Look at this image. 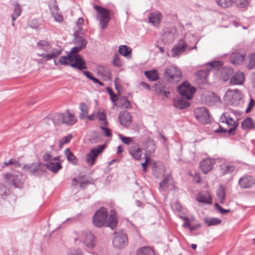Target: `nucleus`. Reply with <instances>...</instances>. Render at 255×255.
<instances>
[{
	"instance_id": "nucleus-47",
	"label": "nucleus",
	"mask_w": 255,
	"mask_h": 255,
	"mask_svg": "<svg viewBox=\"0 0 255 255\" xmlns=\"http://www.w3.org/2000/svg\"><path fill=\"white\" fill-rule=\"evenodd\" d=\"M205 222L208 226H211L220 224L221 223V220L219 218H213L205 219Z\"/></svg>"
},
{
	"instance_id": "nucleus-13",
	"label": "nucleus",
	"mask_w": 255,
	"mask_h": 255,
	"mask_svg": "<svg viewBox=\"0 0 255 255\" xmlns=\"http://www.w3.org/2000/svg\"><path fill=\"white\" fill-rule=\"evenodd\" d=\"M202 102L208 106H213L221 102V99L214 93L207 92L201 96Z\"/></svg>"
},
{
	"instance_id": "nucleus-46",
	"label": "nucleus",
	"mask_w": 255,
	"mask_h": 255,
	"mask_svg": "<svg viewBox=\"0 0 255 255\" xmlns=\"http://www.w3.org/2000/svg\"><path fill=\"white\" fill-rule=\"evenodd\" d=\"M72 138L73 135L71 133L61 138L59 141V147L60 148H62L64 144L69 143Z\"/></svg>"
},
{
	"instance_id": "nucleus-25",
	"label": "nucleus",
	"mask_w": 255,
	"mask_h": 255,
	"mask_svg": "<svg viewBox=\"0 0 255 255\" xmlns=\"http://www.w3.org/2000/svg\"><path fill=\"white\" fill-rule=\"evenodd\" d=\"M63 117L62 113H57L52 115H49L45 119L48 124L50 125L49 121H51L55 125H58L63 124Z\"/></svg>"
},
{
	"instance_id": "nucleus-11",
	"label": "nucleus",
	"mask_w": 255,
	"mask_h": 255,
	"mask_svg": "<svg viewBox=\"0 0 255 255\" xmlns=\"http://www.w3.org/2000/svg\"><path fill=\"white\" fill-rule=\"evenodd\" d=\"M178 91L181 97L190 100L193 97L195 89L188 82H184L178 87Z\"/></svg>"
},
{
	"instance_id": "nucleus-59",
	"label": "nucleus",
	"mask_w": 255,
	"mask_h": 255,
	"mask_svg": "<svg viewBox=\"0 0 255 255\" xmlns=\"http://www.w3.org/2000/svg\"><path fill=\"white\" fill-rule=\"evenodd\" d=\"M83 48L81 47L80 46H77L73 47L70 52V54L71 55H78L77 53L80 51L81 49Z\"/></svg>"
},
{
	"instance_id": "nucleus-50",
	"label": "nucleus",
	"mask_w": 255,
	"mask_h": 255,
	"mask_svg": "<svg viewBox=\"0 0 255 255\" xmlns=\"http://www.w3.org/2000/svg\"><path fill=\"white\" fill-rule=\"evenodd\" d=\"M75 43L77 46H80L82 48H84L86 46L87 42L85 39L82 37L79 36L76 37Z\"/></svg>"
},
{
	"instance_id": "nucleus-30",
	"label": "nucleus",
	"mask_w": 255,
	"mask_h": 255,
	"mask_svg": "<svg viewBox=\"0 0 255 255\" xmlns=\"http://www.w3.org/2000/svg\"><path fill=\"white\" fill-rule=\"evenodd\" d=\"M162 19V15L159 12H154L149 14L148 19L154 26L158 25Z\"/></svg>"
},
{
	"instance_id": "nucleus-16",
	"label": "nucleus",
	"mask_w": 255,
	"mask_h": 255,
	"mask_svg": "<svg viewBox=\"0 0 255 255\" xmlns=\"http://www.w3.org/2000/svg\"><path fill=\"white\" fill-rule=\"evenodd\" d=\"M215 164L214 159L206 158L201 161L200 168L204 174H207L213 169Z\"/></svg>"
},
{
	"instance_id": "nucleus-23",
	"label": "nucleus",
	"mask_w": 255,
	"mask_h": 255,
	"mask_svg": "<svg viewBox=\"0 0 255 255\" xmlns=\"http://www.w3.org/2000/svg\"><path fill=\"white\" fill-rule=\"evenodd\" d=\"M98 75L104 81H108L111 79V73L109 68L103 66H99L97 69Z\"/></svg>"
},
{
	"instance_id": "nucleus-55",
	"label": "nucleus",
	"mask_w": 255,
	"mask_h": 255,
	"mask_svg": "<svg viewBox=\"0 0 255 255\" xmlns=\"http://www.w3.org/2000/svg\"><path fill=\"white\" fill-rule=\"evenodd\" d=\"M100 128L102 130V133L103 135L107 137H109L111 136L112 133L111 132V130L109 128H108L103 126H101Z\"/></svg>"
},
{
	"instance_id": "nucleus-64",
	"label": "nucleus",
	"mask_w": 255,
	"mask_h": 255,
	"mask_svg": "<svg viewBox=\"0 0 255 255\" xmlns=\"http://www.w3.org/2000/svg\"><path fill=\"white\" fill-rule=\"evenodd\" d=\"M227 131V130L221 127H219L218 128L215 130L216 133L226 132Z\"/></svg>"
},
{
	"instance_id": "nucleus-36",
	"label": "nucleus",
	"mask_w": 255,
	"mask_h": 255,
	"mask_svg": "<svg viewBox=\"0 0 255 255\" xmlns=\"http://www.w3.org/2000/svg\"><path fill=\"white\" fill-rule=\"evenodd\" d=\"M45 165L49 170L53 173H56L59 169L62 168V166L59 162L50 161L48 162Z\"/></svg>"
},
{
	"instance_id": "nucleus-4",
	"label": "nucleus",
	"mask_w": 255,
	"mask_h": 255,
	"mask_svg": "<svg viewBox=\"0 0 255 255\" xmlns=\"http://www.w3.org/2000/svg\"><path fill=\"white\" fill-rule=\"evenodd\" d=\"M77 237L74 238V241L76 244L82 241L84 245L90 249H93L96 246V242L94 235L90 231H86L75 233Z\"/></svg>"
},
{
	"instance_id": "nucleus-14",
	"label": "nucleus",
	"mask_w": 255,
	"mask_h": 255,
	"mask_svg": "<svg viewBox=\"0 0 255 255\" xmlns=\"http://www.w3.org/2000/svg\"><path fill=\"white\" fill-rule=\"evenodd\" d=\"M105 146L102 145L92 149L90 152L86 155V161L87 164L90 166L93 165L95 163V159L102 152Z\"/></svg>"
},
{
	"instance_id": "nucleus-17",
	"label": "nucleus",
	"mask_w": 255,
	"mask_h": 255,
	"mask_svg": "<svg viewBox=\"0 0 255 255\" xmlns=\"http://www.w3.org/2000/svg\"><path fill=\"white\" fill-rule=\"evenodd\" d=\"M49 9L52 16L56 21L60 22L63 21V16L59 12V8L55 0L51 2Z\"/></svg>"
},
{
	"instance_id": "nucleus-24",
	"label": "nucleus",
	"mask_w": 255,
	"mask_h": 255,
	"mask_svg": "<svg viewBox=\"0 0 255 255\" xmlns=\"http://www.w3.org/2000/svg\"><path fill=\"white\" fill-rule=\"evenodd\" d=\"M43 164L40 162H34L29 164H26L23 167V169L30 174H34L37 172L41 170Z\"/></svg>"
},
{
	"instance_id": "nucleus-43",
	"label": "nucleus",
	"mask_w": 255,
	"mask_h": 255,
	"mask_svg": "<svg viewBox=\"0 0 255 255\" xmlns=\"http://www.w3.org/2000/svg\"><path fill=\"white\" fill-rule=\"evenodd\" d=\"M98 119L101 122V124L106 126L108 122L106 120L107 116L104 111L99 110L96 115Z\"/></svg>"
},
{
	"instance_id": "nucleus-42",
	"label": "nucleus",
	"mask_w": 255,
	"mask_h": 255,
	"mask_svg": "<svg viewBox=\"0 0 255 255\" xmlns=\"http://www.w3.org/2000/svg\"><path fill=\"white\" fill-rule=\"evenodd\" d=\"M144 74L150 81H154L158 79V75L156 70L145 71Z\"/></svg>"
},
{
	"instance_id": "nucleus-38",
	"label": "nucleus",
	"mask_w": 255,
	"mask_h": 255,
	"mask_svg": "<svg viewBox=\"0 0 255 255\" xmlns=\"http://www.w3.org/2000/svg\"><path fill=\"white\" fill-rule=\"evenodd\" d=\"M137 255H154L153 250L149 247H143L137 250Z\"/></svg>"
},
{
	"instance_id": "nucleus-63",
	"label": "nucleus",
	"mask_w": 255,
	"mask_h": 255,
	"mask_svg": "<svg viewBox=\"0 0 255 255\" xmlns=\"http://www.w3.org/2000/svg\"><path fill=\"white\" fill-rule=\"evenodd\" d=\"M145 161L144 163H141V166L143 168V170L146 172V166L147 163L149 162V157H147L146 155L144 156Z\"/></svg>"
},
{
	"instance_id": "nucleus-32",
	"label": "nucleus",
	"mask_w": 255,
	"mask_h": 255,
	"mask_svg": "<svg viewBox=\"0 0 255 255\" xmlns=\"http://www.w3.org/2000/svg\"><path fill=\"white\" fill-rule=\"evenodd\" d=\"M216 196L218 201L222 204H224L226 197V188L223 185H220L216 191Z\"/></svg>"
},
{
	"instance_id": "nucleus-34",
	"label": "nucleus",
	"mask_w": 255,
	"mask_h": 255,
	"mask_svg": "<svg viewBox=\"0 0 255 255\" xmlns=\"http://www.w3.org/2000/svg\"><path fill=\"white\" fill-rule=\"evenodd\" d=\"M172 180L170 175L166 176L159 184V187L162 191H165L172 185Z\"/></svg>"
},
{
	"instance_id": "nucleus-21",
	"label": "nucleus",
	"mask_w": 255,
	"mask_h": 255,
	"mask_svg": "<svg viewBox=\"0 0 255 255\" xmlns=\"http://www.w3.org/2000/svg\"><path fill=\"white\" fill-rule=\"evenodd\" d=\"M230 83L232 85H242L245 81V75L242 72L236 73L230 79Z\"/></svg>"
},
{
	"instance_id": "nucleus-45",
	"label": "nucleus",
	"mask_w": 255,
	"mask_h": 255,
	"mask_svg": "<svg viewBox=\"0 0 255 255\" xmlns=\"http://www.w3.org/2000/svg\"><path fill=\"white\" fill-rule=\"evenodd\" d=\"M216 1L219 6L223 8L229 7L234 3V0H216Z\"/></svg>"
},
{
	"instance_id": "nucleus-56",
	"label": "nucleus",
	"mask_w": 255,
	"mask_h": 255,
	"mask_svg": "<svg viewBox=\"0 0 255 255\" xmlns=\"http://www.w3.org/2000/svg\"><path fill=\"white\" fill-rule=\"evenodd\" d=\"M215 207L216 209L217 210L222 214H225L226 213H228L230 211L229 210L224 209L222 208V207L220 206L218 203H216L215 204Z\"/></svg>"
},
{
	"instance_id": "nucleus-35",
	"label": "nucleus",
	"mask_w": 255,
	"mask_h": 255,
	"mask_svg": "<svg viewBox=\"0 0 255 255\" xmlns=\"http://www.w3.org/2000/svg\"><path fill=\"white\" fill-rule=\"evenodd\" d=\"M145 156L147 157L151 155L155 151V144L153 140H149L146 143Z\"/></svg>"
},
{
	"instance_id": "nucleus-26",
	"label": "nucleus",
	"mask_w": 255,
	"mask_h": 255,
	"mask_svg": "<svg viewBox=\"0 0 255 255\" xmlns=\"http://www.w3.org/2000/svg\"><path fill=\"white\" fill-rule=\"evenodd\" d=\"M245 57L244 53L234 52L230 56V61L233 64L240 65L243 62Z\"/></svg>"
},
{
	"instance_id": "nucleus-31",
	"label": "nucleus",
	"mask_w": 255,
	"mask_h": 255,
	"mask_svg": "<svg viewBox=\"0 0 255 255\" xmlns=\"http://www.w3.org/2000/svg\"><path fill=\"white\" fill-rule=\"evenodd\" d=\"M235 166L229 163H224L220 166V171L223 175L232 173L235 170Z\"/></svg>"
},
{
	"instance_id": "nucleus-18",
	"label": "nucleus",
	"mask_w": 255,
	"mask_h": 255,
	"mask_svg": "<svg viewBox=\"0 0 255 255\" xmlns=\"http://www.w3.org/2000/svg\"><path fill=\"white\" fill-rule=\"evenodd\" d=\"M128 152L130 156L136 160H139L142 155V151L137 143H133L129 146Z\"/></svg>"
},
{
	"instance_id": "nucleus-33",
	"label": "nucleus",
	"mask_w": 255,
	"mask_h": 255,
	"mask_svg": "<svg viewBox=\"0 0 255 255\" xmlns=\"http://www.w3.org/2000/svg\"><path fill=\"white\" fill-rule=\"evenodd\" d=\"M177 33L174 28H171L169 31L165 32L163 35V39L167 42H173L177 36Z\"/></svg>"
},
{
	"instance_id": "nucleus-28",
	"label": "nucleus",
	"mask_w": 255,
	"mask_h": 255,
	"mask_svg": "<svg viewBox=\"0 0 255 255\" xmlns=\"http://www.w3.org/2000/svg\"><path fill=\"white\" fill-rule=\"evenodd\" d=\"M62 114L63 117V124H65L69 126H72L76 123L77 120L73 114L70 113L68 111H67Z\"/></svg>"
},
{
	"instance_id": "nucleus-15",
	"label": "nucleus",
	"mask_w": 255,
	"mask_h": 255,
	"mask_svg": "<svg viewBox=\"0 0 255 255\" xmlns=\"http://www.w3.org/2000/svg\"><path fill=\"white\" fill-rule=\"evenodd\" d=\"M220 121L222 123H225L228 125L229 128L228 130L229 133L236 129L238 126V122L228 113L222 114L220 118Z\"/></svg>"
},
{
	"instance_id": "nucleus-27",
	"label": "nucleus",
	"mask_w": 255,
	"mask_h": 255,
	"mask_svg": "<svg viewBox=\"0 0 255 255\" xmlns=\"http://www.w3.org/2000/svg\"><path fill=\"white\" fill-rule=\"evenodd\" d=\"M184 97H176L173 99L174 106L179 109H184L189 106V103Z\"/></svg>"
},
{
	"instance_id": "nucleus-48",
	"label": "nucleus",
	"mask_w": 255,
	"mask_h": 255,
	"mask_svg": "<svg viewBox=\"0 0 255 255\" xmlns=\"http://www.w3.org/2000/svg\"><path fill=\"white\" fill-rule=\"evenodd\" d=\"M80 110L81 112L80 114V118L81 119L86 118V117H87V115L88 113V107L86 104L82 103L80 105Z\"/></svg>"
},
{
	"instance_id": "nucleus-60",
	"label": "nucleus",
	"mask_w": 255,
	"mask_h": 255,
	"mask_svg": "<svg viewBox=\"0 0 255 255\" xmlns=\"http://www.w3.org/2000/svg\"><path fill=\"white\" fill-rule=\"evenodd\" d=\"M107 91L109 92V95L110 96V99H111V101L113 102H115L116 101H117V100H118V99L117 98V96H116V95H115L113 93V92L111 90V89L107 88Z\"/></svg>"
},
{
	"instance_id": "nucleus-54",
	"label": "nucleus",
	"mask_w": 255,
	"mask_h": 255,
	"mask_svg": "<svg viewBox=\"0 0 255 255\" xmlns=\"http://www.w3.org/2000/svg\"><path fill=\"white\" fill-rule=\"evenodd\" d=\"M113 64L117 67H120L122 66V62L120 59L119 55L117 54L114 55L113 60Z\"/></svg>"
},
{
	"instance_id": "nucleus-22",
	"label": "nucleus",
	"mask_w": 255,
	"mask_h": 255,
	"mask_svg": "<svg viewBox=\"0 0 255 255\" xmlns=\"http://www.w3.org/2000/svg\"><path fill=\"white\" fill-rule=\"evenodd\" d=\"M207 70H200L196 73V77L199 83L205 84L207 82V79L209 75V71L214 70L209 66L208 63L206 64Z\"/></svg>"
},
{
	"instance_id": "nucleus-8",
	"label": "nucleus",
	"mask_w": 255,
	"mask_h": 255,
	"mask_svg": "<svg viewBox=\"0 0 255 255\" xmlns=\"http://www.w3.org/2000/svg\"><path fill=\"white\" fill-rule=\"evenodd\" d=\"M182 72L178 68L174 66H169L164 70L165 79L171 83H176L182 79Z\"/></svg>"
},
{
	"instance_id": "nucleus-61",
	"label": "nucleus",
	"mask_w": 255,
	"mask_h": 255,
	"mask_svg": "<svg viewBox=\"0 0 255 255\" xmlns=\"http://www.w3.org/2000/svg\"><path fill=\"white\" fill-rule=\"evenodd\" d=\"M181 218L185 221L184 224L183 225V227L185 228L190 227L189 219L187 217Z\"/></svg>"
},
{
	"instance_id": "nucleus-41",
	"label": "nucleus",
	"mask_w": 255,
	"mask_h": 255,
	"mask_svg": "<svg viewBox=\"0 0 255 255\" xmlns=\"http://www.w3.org/2000/svg\"><path fill=\"white\" fill-rule=\"evenodd\" d=\"M64 153L66 158L69 162L75 165L77 163V158L69 148L66 149Z\"/></svg>"
},
{
	"instance_id": "nucleus-5",
	"label": "nucleus",
	"mask_w": 255,
	"mask_h": 255,
	"mask_svg": "<svg viewBox=\"0 0 255 255\" xmlns=\"http://www.w3.org/2000/svg\"><path fill=\"white\" fill-rule=\"evenodd\" d=\"M225 100L234 107H241L244 102L243 94L238 89L228 90L225 94Z\"/></svg>"
},
{
	"instance_id": "nucleus-12",
	"label": "nucleus",
	"mask_w": 255,
	"mask_h": 255,
	"mask_svg": "<svg viewBox=\"0 0 255 255\" xmlns=\"http://www.w3.org/2000/svg\"><path fill=\"white\" fill-rule=\"evenodd\" d=\"M196 119L200 123L204 124H208L210 122V114L208 109L205 107H200L194 111Z\"/></svg>"
},
{
	"instance_id": "nucleus-53",
	"label": "nucleus",
	"mask_w": 255,
	"mask_h": 255,
	"mask_svg": "<svg viewBox=\"0 0 255 255\" xmlns=\"http://www.w3.org/2000/svg\"><path fill=\"white\" fill-rule=\"evenodd\" d=\"M9 192V189L4 184L0 183V196H7Z\"/></svg>"
},
{
	"instance_id": "nucleus-58",
	"label": "nucleus",
	"mask_w": 255,
	"mask_h": 255,
	"mask_svg": "<svg viewBox=\"0 0 255 255\" xmlns=\"http://www.w3.org/2000/svg\"><path fill=\"white\" fill-rule=\"evenodd\" d=\"M255 106V101L251 99L248 105V107L246 110V113L250 112Z\"/></svg>"
},
{
	"instance_id": "nucleus-51",
	"label": "nucleus",
	"mask_w": 255,
	"mask_h": 255,
	"mask_svg": "<svg viewBox=\"0 0 255 255\" xmlns=\"http://www.w3.org/2000/svg\"><path fill=\"white\" fill-rule=\"evenodd\" d=\"M237 5L242 9H246L249 5L248 0H236Z\"/></svg>"
},
{
	"instance_id": "nucleus-44",
	"label": "nucleus",
	"mask_w": 255,
	"mask_h": 255,
	"mask_svg": "<svg viewBox=\"0 0 255 255\" xmlns=\"http://www.w3.org/2000/svg\"><path fill=\"white\" fill-rule=\"evenodd\" d=\"M118 50L119 52L125 57H127L131 52V49L126 45L120 46Z\"/></svg>"
},
{
	"instance_id": "nucleus-49",
	"label": "nucleus",
	"mask_w": 255,
	"mask_h": 255,
	"mask_svg": "<svg viewBox=\"0 0 255 255\" xmlns=\"http://www.w3.org/2000/svg\"><path fill=\"white\" fill-rule=\"evenodd\" d=\"M119 137L123 143L127 145H129V146L131 145H133V143H136L133 140L132 138L131 137H126L122 135V134H119Z\"/></svg>"
},
{
	"instance_id": "nucleus-2",
	"label": "nucleus",
	"mask_w": 255,
	"mask_h": 255,
	"mask_svg": "<svg viewBox=\"0 0 255 255\" xmlns=\"http://www.w3.org/2000/svg\"><path fill=\"white\" fill-rule=\"evenodd\" d=\"M107 218L108 211L104 207L100 208L95 212L93 217V224L95 226L99 228L106 226L113 230L117 226V220L115 212L112 210L111 215L108 219Z\"/></svg>"
},
{
	"instance_id": "nucleus-9",
	"label": "nucleus",
	"mask_w": 255,
	"mask_h": 255,
	"mask_svg": "<svg viewBox=\"0 0 255 255\" xmlns=\"http://www.w3.org/2000/svg\"><path fill=\"white\" fill-rule=\"evenodd\" d=\"M3 178L5 183L15 188H21L24 184L22 175L20 174L6 173L3 174Z\"/></svg>"
},
{
	"instance_id": "nucleus-19",
	"label": "nucleus",
	"mask_w": 255,
	"mask_h": 255,
	"mask_svg": "<svg viewBox=\"0 0 255 255\" xmlns=\"http://www.w3.org/2000/svg\"><path fill=\"white\" fill-rule=\"evenodd\" d=\"M255 182V181L252 176L245 175L239 179V185L242 188L247 189L251 188Z\"/></svg>"
},
{
	"instance_id": "nucleus-39",
	"label": "nucleus",
	"mask_w": 255,
	"mask_h": 255,
	"mask_svg": "<svg viewBox=\"0 0 255 255\" xmlns=\"http://www.w3.org/2000/svg\"><path fill=\"white\" fill-rule=\"evenodd\" d=\"M37 47L39 49L43 50L45 52H48L51 49L50 43L45 40H41L37 44Z\"/></svg>"
},
{
	"instance_id": "nucleus-52",
	"label": "nucleus",
	"mask_w": 255,
	"mask_h": 255,
	"mask_svg": "<svg viewBox=\"0 0 255 255\" xmlns=\"http://www.w3.org/2000/svg\"><path fill=\"white\" fill-rule=\"evenodd\" d=\"M249 69L255 68V53H253L249 56V62L248 65Z\"/></svg>"
},
{
	"instance_id": "nucleus-57",
	"label": "nucleus",
	"mask_w": 255,
	"mask_h": 255,
	"mask_svg": "<svg viewBox=\"0 0 255 255\" xmlns=\"http://www.w3.org/2000/svg\"><path fill=\"white\" fill-rule=\"evenodd\" d=\"M43 159L45 161H50L53 160H57V158H52V156L49 153H45L43 155Z\"/></svg>"
},
{
	"instance_id": "nucleus-10",
	"label": "nucleus",
	"mask_w": 255,
	"mask_h": 255,
	"mask_svg": "<svg viewBox=\"0 0 255 255\" xmlns=\"http://www.w3.org/2000/svg\"><path fill=\"white\" fill-rule=\"evenodd\" d=\"M128 243V237L126 234L122 231H116L113 239V244L115 248L121 249L125 247Z\"/></svg>"
},
{
	"instance_id": "nucleus-62",
	"label": "nucleus",
	"mask_w": 255,
	"mask_h": 255,
	"mask_svg": "<svg viewBox=\"0 0 255 255\" xmlns=\"http://www.w3.org/2000/svg\"><path fill=\"white\" fill-rule=\"evenodd\" d=\"M193 181L196 183H200L201 182V178L198 173H195L193 176Z\"/></svg>"
},
{
	"instance_id": "nucleus-6",
	"label": "nucleus",
	"mask_w": 255,
	"mask_h": 255,
	"mask_svg": "<svg viewBox=\"0 0 255 255\" xmlns=\"http://www.w3.org/2000/svg\"><path fill=\"white\" fill-rule=\"evenodd\" d=\"M191 41H189L187 39H180L173 46L171 51V55L173 57H178L186 51V50L189 51L196 48V43L193 46H191Z\"/></svg>"
},
{
	"instance_id": "nucleus-3",
	"label": "nucleus",
	"mask_w": 255,
	"mask_h": 255,
	"mask_svg": "<svg viewBox=\"0 0 255 255\" xmlns=\"http://www.w3.org/2000/svg\"><path fill=\"white\" fill-rule=\"evenodd\" d=\"M223 63L221 61H214L208 63V65L212 69L216 70V75L223 81H227L230 79L233 74V70L229 67L221 68Z\"/></svg>"
},
{
	"instance_id": "nucleus-29",
	"label": "nucleus",
	"mask_w": 255,
	"mask_h": 255,
	"mask_svg": "<svg viewBox=\"0 0 255 255\" xmlns=\"http://www.w3.org/2000/svg\"><path fill=\"white\" fill-rule=\"evenodd\" d=\"M196 199L199 202L204 204L211 203V198L210 195L208 192L199 193L196 197Z\"/></svg>"
},
{
	"instance_id": "nucleus-40",
	"label": "nucleus",
	"mask_w": 255,
	"mask_h": 255,
	"mask_svg": "<svg viewBox=\"0 0 255 255\" xmlns=\"http://www.w3.org/2000/svg\"><path fill=\"white\" fill-rule=\"evenodd\" d=\"M14 10L12 14L11 15V18L12 21H15L16 19L19 16L21 13V9L20 4L17 2H15L14 3Z\"/></svg>"
},
{
	"instance_id": "nucleus-20",
	"label": "nucleus",
	"mask_w": 255,
	"mask_h": 255,
	"mask_svg": "<svg viewBox=\"0 0 255 255\" xmlns=\"http://www.w3.org/2000/svg\"><path fill=\"white\" fill-rule=\"evenodd\" d=\"M119 120L123 126L128 127L131 123V116L127 111H123L119 114Z\"/></svg>"
},
{
	"instance_id": "nucleus-1",
	"label": "nucleus",
	"mask_w": 255,
	"mask_h": 255,
	"mask_svg": "<svg viewBox=\"0 0 255 255\" xmlns=\"http://www.w3.org/2000/svg\"><path fill=\"white\" fill-rule=\"evenodd\" d=\"M62 50L60 48H53L49 53L37 54V55L42 57L46 61L54 59V64L70 65L74 68L79 70L86 69L87 67L85 61L80 55L68 54L66 56H62L59 57L58 60H55V58L60 55Z\"/></svg>"
},
{
	"instance_id": "nucleus-37",
	"label": "nucleus",
	"mask_w": 255,
	"mask_h": 255,
	"mask_svg": "<svg viewBox=\"0 0 255 255\" xmlns=\"http://www.w3.org/2000/svg\"><path fill=\"white\" fill-rule=\"evenodd\" d=\"M242 128L245 130L251 129L255 128V124L250 118H246L242 122Z\"/></svg>"
},
{
	"instance_id": "nucleus-7",
	"label": "nucleus",
	"mask_w": 255,
	"mask_h": 255,
	"mask_svg": "<svg viewBox=\"0 0 255 255\" xmlns=\"http://www.w3.org/2000/svg\"><path fill=\"white\" fill-rule=\"evenodd\" d=\"M94 8L97 11V19L101 28L105 29L111 19L110 10L97 5H94Z\"/></svg>"
}]
</instances>
